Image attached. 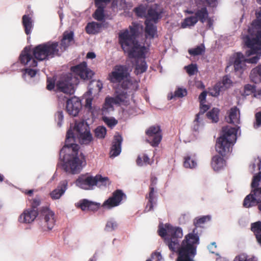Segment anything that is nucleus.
Masks as SVG:
<instances>
[{"label":"nucleus","mask_w":261,"mask_h":261,"mask_svg":"<svg viewBox=\"0 0 261 261\" xmlns=\"http://www.w3.org/2000/svg\"><path fill=\"white\" fill-rule=\"evenodd\" d=\"M163 13V9L162 8H159L157 7H151L147 11L146 20H148L149 22L153 21L156 23L162 17Z\"/></svg>","instance_id":"obj_20"},{"label":"nucleus","mask_w":261,"mask_h":261,"mask_svg":"<svg viewBox=\"0 0 261 261\" xmlns=\"http://www.w3.org/2000/svg\"><path fill=\"white\" fill-rule=\"evenodd\" d=\"M30 62L27 65L28 67L22 69L21 71L22 72V78L24 79L25 81L30 84H35L38 82H35L34 80H33L32 79L35 77L37 74V73L39 71V69H34L35 67L30 66ZM25 66H27L25 65Z\"/></svg>","instance_id":"obj_16"},{"label":"nucleus","mask_w":261,"mask_h":261,"mask_svg":"<svg viewBox=\"0 0 261 261\" xmlns=\"http://www.w3.org/2000/svg\"><path fill=\"white\" fill-rule=\"evenodd\" d=\"M197 22L196 17L192 16L186 18L181 23V26L182 28H186L188 27L194 26Z\"/></svg>","instance_id":"obj_38"},{"label":"nucleus","mask_w":261,"mask_h":261,"mask_svg":"<svg viewBox=\"0 0 261 261\" xmlns=\"http://www.w3.org/2000/svg\"><path fill=\"white\" fill-rule=\"evenodd\" d=\"M122 94L118 95L115 98L106 97L105 102L102 108L103 112H108L110 110L113 109V103H118L124 101Z\"/></svg>","instance_id":"obj_23"},{"label":"nucleus","mask_w":261,"mask_h":261,"mask_svg":"<svg viewBox=\"0 0 261 261\" xmlns=\"http://www.w3.org/2000/svg\"><path fill=\"white\" fill-rule=\"evenodd\" d=\"M123 141L121 135L117 134L114 136L110 150V156L115 157L118 156L121 151V144Z\"/></svg>","instance_id":"obj_18"},{"label":"nucleus","mask_w":261,"mask_h":261,"mask_svg":"<svg viewBox=\"0 0 261 261\" xmlns=\"http://www.w3.org/2000/svg\"><path fill=\"white\" fill-rule=\"evenodd\" d=\"M65 3V0H60L59 3V10L58 11V14H59V18L60 19L61 24H63V20L64 17L63 14V9L64 8V4Z\"/></svg>","instance_id":"obj_44"},{"label":"nucleus","mask_w":261,"mask_h":261,"mask_svg":"<svg viewBox=\"0 0 261 261\" xmlns=\"http://www.w3.org/2000/svg\"><path fill=\"white\" fill-rule=\"evenodd\" d=\"M73 36L74 33L72 31H71L69 33L66 32V47L75 43Z\"/></svg>","instance_id":"obj_51"},{"label":"nucleus","mask_w":261,"mask_h":261,"mask_svg":"<svg viewBox=\"0 0 261 261\" xmlns=\"http://www.w3.org/2000/svg\"><path fill=\"white\" fill-rule=\"evenodd\" d=\"M134 11L138 17H143L146 16V9L142 6L135 8Z\"/></svg>","instance_id":"obj_49"},{"label":"nucleus","mask_w":261,"mask_h":261,"mask_svg":"<svg viewBox=\"0 0 261 261\" xmlns=\"http://www.w3.org/2000/svg\"><path fill=\"white\" fill-rule=\"evenodd\" d=\"M184 165L186 168H193L196 166V162L190 156H187L185 158Z\"/></svg>","instance_id":"obj_45"},{"label":"nucleus","mask_w":261,"mask_h":261,"mask_svg":"<svg viewBox=\"0 0 261 261\" xmlns=\"http://www.w3.org/2000/svg\"><path fill=\"white\" fill-rule=\"evenodd\" d=\"M33 11L29 14H25L22 17V25L27 35H30L34 28V20L32 19Z\"/></svg>","instance_id":"obj_17"},{"label":"nucleus","mask_w":261,"mask_h":261,"mask_svg":"<svg viewBox=\"0 0 261 261\" xmlns=\"http://www.w3.org/2000/svg\"><path fill=\"white\" fill-rule=\"evenodd\" d=\"M71 71L84 80H90L93 75V71L87 67L85 62L71 67Z\"/></svg>","instance_id":"obj_13"},{"label":"nucleus","mask_w":261,"mask_h":261,"mask_svg":"<svg viewBox=\"0 0 261 261\" xmlns=\"http://www.w3.org/2000/svg\"><path fill=\"white\" fill-rule=\"evenodd\" d=\"M187 94V90L185 89L178 88L174 92V96L177 97H182L186 96Z\"/></svg>","instance_id":"obj_55"},{"label":"nucleus","mask_w":261,"mask_h":261,"mask_svg":"<svg viewBox=\"0 0 261 261\" xmlns=\"http://www.w3.org/2000/svg\"><path fill=\"white\" fill-rule=\"evenodd\" d=\"M246 59L244 55L241 53H237L236 54L235 59L234 60V67L236 71H239L243 68Z\"/></svg>","instance_id":"obj_33"},{"label":"nucleus","mask_w":261,"mask_h":261,"mask_svg":"<svg viewBox=\"0 0 261 261\" xmlns=\"http://www.w3.org/2000/svg\"><path fill=\"white\" fill-rule=\"evenodd\" d=\"M251 230L253 232L257 242L261 246V221L253 223L251 225Z\"/></svg>","instance_id":"obj_29"},{"label":"nucleus","mask_w":261,"mask_h":261,"mask_svg":"<svg viewBox=\"0 0 261 261\" xmlns=\"http://www.w3.org/2000/svg\"><path fill=\"white\" fill-rule=\"evenodd\" d=\"M145 134L147 136L146 141L153 147L158 146L162 139V130L159 125L150 126Z\"/></svg>","instance_id":"obj_10"},{"label":"nucleus","mask_w":261,"mask_h":261,"mask_svg":"<svg viewBox=\"0 0 261 261\" xmlns=\"http://www.w3.org/2000/svg\"><path fill=\"white\" fill-rule=\"evenodd\" d=\"M81 109V102L79 98L72 96L66 97V111L72 116H76Z\"/></svg>","instance_id":"obj_14"},{"label":"nucleus","mask_w":261,"mask_h":261,"mask_svg":"<svg viewBox=\"0 0 261 261\" xmlns=\"http://www.w3.org/2000/svg\"><path fill=\"white\" fill-rule=\"evenodd\" d=\"M185 69L189 75H194L198 71L196 64H193L185 66Z\"/></svg>","instance_id":"obj_47"},{"label":"nucleus","mask_w":261,"mask_h":261,"mask_svg":"<svg viewBox=\"0 0 261 261\" xmlns=\"http://www.w3.org/2000/svg\"><path fill=\"white\" fill-rule=\"evenodd\" d=\"M217 248V245L215 242L212 243L208 247V249L212 253H214L216 249Z\"/></svg>","instance_id":"obj_62"},{"label":"nucleus","mask_w":261,"mask_h":261,"mask_svg":"<svg viewBox=\"0 0 261 261\" xmlns=\"http://www.w3.org/2000/svg\"><path fill=\"white\" fill-rule=\"evenodd\" d=\"M137 41L134 37L129 35V31L127 29L120 32L118 34L119 43L124 52H126Z\"/></svg>","instance_id":"obj_12"},{"label":"nucleus","mask_w":261,"mask_h":261,"mask_svg":"<svg viewBox=\"0 0 261 261\" xmlns=\"http://www.w3.org/2000/svg\"><path fill=\"white\" fill-rule=\"evenodd\" d=\"M60 170L65 171V141L62 142V147L60 150L59 153V162L57 165L56 171L54 174L51 180L57 176V171Z\"/></svg>","instance_id":"obj_22"},{"label":"nucleus","mask_w":261,"mask_h":261,"mask_svg":"<svg viewBox=\"0 0 261 261\" xmlns=\"http://www.w3.org/2000/svg\"><path fill=\"white\" fill-rule=\"evenodd\" d=\"M227 114V122L233 124L235 125L240 123V110L237 107L234 106L231 108L228 111Z\"/></svg>","instance_id":"obj_24"},{"label":"nucleus","mask_w":261,"mask_h":261,"mask_svg":"<svg viewBox=\"0 0 261 261\" xmlns=\"http://www.w3.org/2000/svg\"><path fill=\"white\" fill-rule=\"evenodd\" d=\"M219 110L217 108H213L206 114L208 119L212 120L213 122H217L219 120Z\"/></svg>","instance_id":"obj_39"},{"label":"nucleus","mask_w":261,"mask_h":261,"mask_svg":"<svg viewBox=\"0 0 261 261\" xmlns=\"http://www.w3.org/2000/svg\"><path fill=\"white\" fill-rule=\"evenodd\" d=\"M118 223L114 219H110L108 221L105 230L107 231H112L115 230L118 227Z\"/></svg>","instance_id":"obj_41"},{"label":"nucleus","mask_w":261,"mask_h":261,"mask_svg":"<svg viewBox=\"0 0 261 261\" xmlns=\"http://www.w3.org/2000/svg\"><path fill=\"white\" fill-rule=\"evenodd\" d=\"M211 219V217L209 216H203L201 217H197L194 219V225L195 226V228L193 229V231L194 229H196L195 233L199 236L197 231V227H201L202 225L204 224L206 222L210 221Z\"/></svg>","instance_id":"obj_36"},{"label":"nucleus","mask_w":261,"mask_h":261,"mask_svg":"<svg viewBox=\"0 0 261 261\" xmlns=\"http://www.w3.org/2000/svg\"><path fill=\"white\" fill-rule=\"evenodd\" d=\"M40 204V199L39 198H35L31 203V208H30V209L32 210L38 211L37 207Z\"/></svg>","instance_id":"obj_54"},{"label":"nucleus","mask_w":261,"mask_h":261,"mask_svg":"<svg viewBox=\"0 0 261 261\" xmlns=\"http://www.w3.org/2000/svg\"><path fill=\"white\" fill-rule=\"evenodd\" d=\"M102 120L111 128H113L118 123V121L113 117L104 116L102 117Z\"/></svg>","instance_id":"obj_42"},{"label":"nucleus","mask_w":261,"mask_h":261,"mask_svg":"<svg viewBox=\"0 0 261 261\" xmlns=\"http://www.w3.org/2000/svg\"><path fill=\"white\" fill-rule=\"evenodd\" d=\"M73 130L82 144H88L92 141L89 125L84 120H75Z\"/></svg>","instance_id":"obj_9"},{"label":"nucleus","mask_w":261,"mask_h":261,"mask_svg":"<svg viewBox=\"0 0 261 261\" xmlns=\"http://www.w3.org/2000/svg\"><path fill=\"white\" fill-rule=\"evenodd\" d=\"M60 45V48L65 50V32H64L62 34Z\"/></svg>","instance_id":"obj_59"},{"label":"nucleus","mask_w":261,"mask_h":261,"mask_svg":"<svg viewBox=\"0 0 261 261\" xmlns=\"http://www.w3.org/2000/svg\"><path fill=\"white\" fill-rule=\"evenodd\" d=\"M129 35L136 39L138 29L136 26L129 27Z\"/></svg>","instance_id":"obj_56"},{"label":"nucleus","mask_w":261,"mask_h":261,"mask_svg":"<svg viewBox=\"0 0 261 261\" xmlns=\"http://www.w3.org/2000/svg\"><path fill=\"white\" fill-rule=\"evenodd\" d=\"M256 92V86L254 85L247 84L244 86V93L246 95H249Z\"/></svg>","instance_id":"obj_48"},{"label":"nucleus","mask_w":261,"mask_h":261,"mask_svg":"<svg viewBox=\"0 0 261 261\" xmlns=\"http://www.w3.org/2000/svg\"><path fill=\"white\" fill-rule=\"evenodd\" d=\"M147 65L144 59H137L135 70L136 74H141L146 71Z\"/></svg>","instance_id":"obj_35"},{"label":"nucleus","mask_w":261,"mask_h":261,"mask_svg":"<svg viewBox=\"0 0 261 261\" xmlns=\"http://www.w3.org/2000/svg\"><path fill=\"white\" fill-rule=\"evenodd\" d=\"M206 95H207V92L205 91H204L201 93V94L199 96V98H198L200 103L205 102Z\"/></svg>","instance_id":"obj_60"},{"label":"nucleus","mask_w":261,"mask_h":261,"mask_svg":"<svg viewBox=\"0 0 261 261\" xmlns=\"http://www.w3.org/2000/svg\"><path fill=\"white\" fill-rule=\"evenodd\" d=\"M95 5L97 7V9L93 14L92 16L95 19L101 21L105 19V5L104 4H100L99 0H96V2H95Z\"/></svg>","instance_id":"obj_25"},{"label":"nucleus","mask_w":261,"mask_h":261,"mask_svg":"<svg viewBox=\"0 0 261 261\" xmlns=\"http://www.w3.org/2000/svg\"><path fill=\"white\" fill-rule=\"evenodd\" d=\"M68 138L66 137V152L68 151L69 155L71 159L68 161L71 173H79L82 169V164L85 161L82 153L79 155L80 146L76 143H67Z\"/></svg>","instance_id":"obj_7"},{"label":"nucleus","mask_w":261,"mask_h":261,"mask_svg":"<svg viewBox=\"0 0 261 261\" xmlns=\"http://www.w3.org/2000/svg\"><path fill=\"white\" fill-rule=\"evenodd\" d=\"M106 133V128L103 126L97 127L95 131V136L98 138H104Z\"/></svg>","instance_id":"obj_46"},{"label":"nucleus","mask_w":261,"mask_h":261,"mask_svg":"<svg viewBox=\"0 0 261 261\" xmlns=\"http://www.w3.org/2000/svg\"><path fill=\"white\" fill-rule=\"evenodd\" d=\"M201 115H202V114H201V113H199V112L196 115V117H195V120L194 121V125H193V129L195 131L198 130V129H199V127L201 124L202 119H201L200 116Z\"/></svg>","instance_id":"obj_52"},{"label":"nucleus","mask_w":261,"mask_h":261,"mask_svg":"<svg viewBox=\"0 0 261 261\" xmlns=\"http://www.w3.org/2000/svg\"><path fill=\"white\" fill-rule=\"evenodd\" d=\"M128 70L126 65H117L109 74L108 80L114 84L122 82L121 87L124 89H130L136 91L138 88V83L136 80L131 79Z\"/></svg>","instance_id":"obj_5"},{"label":"nucleus","mask_w":261,"mask_h":261,"mask_svg":"<svg viewBox=\"0 0 261 261\" xmlns=\"http://www.w3.org/2000/svg\"><path fill=\"white\" fill-rule=\"evenodd\" d=\"M194 16L196 17L197 21H200L201 23H204L208 17V12L207 8L204 6L197 10Z\"/></svg>","instance_id":"obj_30"},{"label":"nucleus","mask_w":261,"mask_h":261,"mask_svg":"<svg viewBox=\"0 0 261 261\" xmlns=\"http://www.w3.org/2000/svg\"><path fill=\"white\" fill-rule=\"evenodd\" d=\"M151 257L153 259H154L155 258H156V260L158 261H160V259L162 258V256H161V254H160V253H159V252H154V253H153L152 254Z\"/></svg>","instance_id":"obj_63"},{"label":"nucleus","mask_w":261,"mask_h":261,"mask_svg":"<svg viewBox=\"0 0 261 261\" xmlns=\"http://www.w3.org/2000/svg\"><path fill=\"white\" fill-rule=\"evenodd\" d=\"M129 58H142L144 54V47L141 46L138 41L126 50Z\"/></svg>","instance_id":"obj_21"},{"label":"nucleus","mask_w":261,"mask_h":261,"mask_svg":"<svg viewBox=\"0 0 261 261\" xmlns=\"http://www.w3.org/2000/svg\"><path fill=\"white\" fill-rule=\"evenodd\" d=\"M38 216L42 222V229L44 230H51L55 224V213L48 206H43L39 211L32 210L30 208L24 211L19 217L20 223H30Z\"/></svg>","instance_id":"obj_4"},{"label":"nucleus","mask_w":261,"mask_h":261,"mask_svg":"<svg viewBox=\"0 0 261 261\" xmlns=\"http://www.w3.org/2000/svg\"><path fill=\"white\" fill-rule=\"evenodd\" d=\"M157 178L156 177H152L151 179V184L149 187V192L148 195H146V198L148 199V202L145 207V211L146 212H149L153 210V204L156 202V197L154 195V186L156 183Z\"/></svg>","instance_id":"obj_15"},{"label":"nucleus","mask_w":261,"mask_h":261,"mask_svg":"<svg viewBox=\"0 0 261 261\" xmlns=\"http://www.w3.org/2000/svg\"><path fill=\"white\" fill-rule=\"evenodd\" d=\"M125 195L121 190H116L113 193L112 195L106 200L101 205L104 208L110 210L113 207L118 206Z\"/></svg>","instance_id":"obj_11"},{"label":"nucleus","mask_w":261,"mask_h":261,"mask_svg":"<svg viewBox=\"0 0 261 261\" xmlns=\"http://www.w3.org/2000/svg\"><path fill=\"white\" fill-rule=\"evenodd\" d=\"M137 164L139 166H143V159H142V155H138L137 160H136Z\"/></svg>","instance_id":"obj_64"},{"label":"nucleus","mask_w":261,"mask_h":261,"mask_svg":"<svg viewBox=\"0 0 261 261\" xmlns=\"http://www.w3.org/2000/svg\"><path fill=\"white\" fill-rule=\"evenodd\" d=\"M59 42L48 41L36 45L33 48L31 46H25L19 56V61L14 63L12 67L17 66L20 63L22 65L37 67L38 61L49 60L56 56H60Z\"/></svg>","instance_id":"obj_2"},{"label":"nucleus","mask_w":261,"mask_h":261,"mask_svg":"<svg viewBox=\"0 0 261 261\" xmlns=\"http://www.w3.org/2000/svg\"><path fill=\"white\" fill-rule=\"evenodd\" d=\"M100 206V204L99 203L92 202L86 199L80 200L77 203V207L83 211H96L99 208Z\"/></svg>","instance_id":"obj_19"},{"label":"nucleus","mask_w":261,"mask_h":261,"mask_svg":"<svg viewBox=\"0 0 261 261\" xmlns=\"http://www.w3.org/2000/svg\"><path fill=\"white\" fill-rule=\"evenodd\" d=\"M255 122L254 123L253 127L257 129L261 126V112H257L255 114Z\"/></svg>","instance_id":"obj_53"},{"label":"nucleus","mask_w":261,"mask_h":261,"mask_svg":"<svg viewBox=\"0 0 261 261\" xmlns=\"http://www.w3.org/2000/svg\"><path fill=\"white\" fill-rule=\"evenodd\" d=\"M102 26V24L101 23L92 21L87 23L85 31L87 34L90 35L96 34L100 32Z\"/></svg>","instance_id":"obj_27"},{"label":"nucleus","mask_w":261,"mask_h":261,"mask_svg":"<svg viewBox=\"0 0 261 261\" xmlns=\"http://www.w3.org/2000/svg\"><path fill=\"white\" fill-rule=\"evenodd\" d=\"M75 184L83 189L89 190L94 186H106L110 183L108 177H103L101 175L97 174L95 176L81 175L76 180Z\"/></svg>","instance_id":"obj_8"},{"label":"nucleus","mask_w":261,"mask_h":261,"mask_svg":"<svg viewBox=\"0 0 261 261\" xmlns=\"http://www.w3.org/2000/svg\"><path fill=\"white\" fill-rule=\"evenodd\" d=\"M145 32L146 37L153 38L156 34V27L148 20L145 21Z\"/></svg>","instance_id":"obj_31"},{"label":"nucleus","mask_w":261,"mask_h":261,"mask_svg":"<svg viewBox=\"0 0 261 261\" xmlns=\"http://www.w3.org/2000/svg\"><path fill=\"white\" fill-rule=\"evenodd\" d=\"M205 102H201L200 103V111L199 113H201L202 115H203L204 113L207 111L209 108L210 107L208 105H206L204 103Z\"/></svg>","instance_id":"obj_57"},{"label":"nucleus","mask_w":261,"mask_h":261,"mask_svg":"<svg viewBox=\"0 0 261 261\" xmlns=\"http://www.w3.org/2000/svg\"><path fill=\"white\" fill-rule=\"evenodd\" d=\"M77 83V79L72 78L71 74H66V95H73L75 92V84Z\"/></svg>","instance_id":"obj_26"},{"label":"nucleus","mask_w":261,"mask_h":261,"mask_svg":"<svg viewBox=\"0 0 261 261\" xmlns=\"http://www.w3.org/2000/svg\"><path fill=\"white\" fill-rule=\"evenodd\" d=\"M225 162L222 157L216 155L212 159L211 165L214 170L218 171L224 167Z\"/></svg>","instance_id":"obj_28"},{"label":"nucleus","mask_w":261,"mask_h":261,"mask_svg":"<svg viewBox=\"0 0 261 261\" xmlns=\"http://www.w3.org/2000/svg\"><path fill=\"white\" fill-rule=\"evenodd\" d=\"M46 89L54 91L58 98V111L55 114L57 126L61 127L64 119L63 111L65 110V73L62 72L59 76L47 77Z\"/></svg>","instance_id":"obj_3"},{"label":"nucleus","mask_w":261,"mask_h":261,"mask_svg":"<svg viewBox=\"0 0 261 261\" xmlns=\"http://www.w3.org/2000/svg\"><path fill=\"white\" fill-rule=\"evenodd\" d=\"M250 78L251 81L255 84L261 82V64L252 69Z\"/></svg>","instance_id":"obj_32"},{"label":"nucleus","mask_w":261,"mask_h":261,"mask_svg":"<svg viewBox=\"0 0 261 261\" xmlns=\"http://www.w3.org/2000/svg\"><path fill=\"white\" fill-rule=\"evenodd\" d=\"M217 0H194L197 6H205L214 7L216 6Z\"/></svg>","instance_id":"obj_40"},{"label":"nucleus","mask_w":261,"mask_h":261,"mask_svg":"<svg viewBox=\"0 0 261 261\" xmlns=\"http://www.w3.org/2000/svg\"><path fill=\"white\" fill-rule=\"evenodd\" d=\"M257 19L252 23L253 31L260 30L261 29V10L257 14Z\"/></svg>","instance_id":"obj_43"},{"label":"nucleus","mask_w":261,"mask_h":261,"mask_svg":"<svg viewBox=\"0 0 261 261\" xmlns=\"http://www.w3.org/2000/svg\"><path fill=\"white\" fill-rule=\"evenodd\" d=\"M65 192V181H63L61 184V187H58L50 193V196L53 199H58Z\"/></svg>","instance_id":"obj_34"},{"label":"nucleus","mask_w":261,"mask_h":261,"mask_svg":"<svg viewBox=\"0 0 261 261\" xmlns=\"http://www.w3.org/2000/svg\"><path fill=\"white\" fill-rule=\"evenodd\" d=\"M205 52V46L203 44L196 46L195 48H190L188 50L189 54L192 56L201 55Z\"/></svg>","instance_id":"obj_37"},{"label":"nucleus","mask_w":261,"mask_h":261,"mask_svg":"<svg viewBox=\"0 0 261 261\" xmlns=\"http://www.w3.org/2000/svg\"><path fill=\"white\" fill-rule=\"evenodd\" d=\"M222 135L218 138L216 144V150L224 156L230 151L231 146L237 140V129L227 125L222 127Z\"/></svg>","instance_id":"obj_6"},{"label":"nucleus","mask_w":261,"mask_h":261,"mask_svg":"<svg viewBox=\"0 0 261 261\" xmlns=\"http://www.w3.org/2000/svg\"><path fill=\"white\" fill-rule=\"evenodd\" d=\"M196 229L183 237L180 227H174L166 224L165 227L160 225L158 234L164 239V242L169 250L177 254L176 261H195L194 258L197 254V247L199 244V236L196 233Z\"/></svg>","instance_id":"obj_1"},{"label":"nucleus","mask_w":261,"mask_h":261,"mask_svg":"<svg viewBox=\"0 0 261 261\" xmlns=\"http://www.w3.org/2000/svg\"><path fill=\"white\" fill-rule=\"evenodd\" d=\"M253 55H255V56L249 59H246L245 62L248 63L252 64L256 63L260 58L261 55V50H259L258 53L253 54ZM251 55H252V54Z\"/></svg>","instance_id":"obj_50"},{"label":"nucleus","mask_w":261,"mask_h":261,"mask_svg":"<svg viewBox=\"0 0 261 261\" xmlns=\"http://www.w3.org/2000/svg\"><path fill=\"white\" fill-rule=\"evenodd\" d=\"M142 159H143V165L150 164V163H149L150 159H149V157L146 154H142Z\"/></svg>","instance_id":"obj_61"},{"label":"nucleus","mask_w":261,"mask_h":261,"mask_svg":"<svg viewBox=\"0 0 261 261\" xmlns=\"http://www.w3.org/2000/svg\"><path fill=\"white\" fill-rule=\"evenodd\" d=\"M247 255L244 253L241 254L234 258L233 261H247Z\"/></svg>","instance_id":"obj_58"}]
</instances>
